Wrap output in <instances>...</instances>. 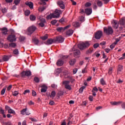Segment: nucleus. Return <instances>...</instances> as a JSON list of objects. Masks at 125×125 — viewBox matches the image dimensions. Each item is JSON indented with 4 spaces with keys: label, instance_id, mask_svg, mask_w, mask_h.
Instances as JSON below:
<instances>
[{
    "label": "nucleus",
    "instance_id": "nucleus-31",
    "mask_svg": "<svg viewBox=\"0 0 125 125\" xmlns=\"http://www.w3.org/2000/svg\"><path fill=\"white\" fill-rule=\"evenodd\" d=\"M0 45L1 47H4V48H8V44H3V43H0Z\"/></svg>",
    "mask_w": 125,
    "mask_h": 125
},
{
    "label": "nucleus",
    "instance_id": "nucleus-2",
    "mask_svg": "<svg viewBox=\"0 0 125 125\" xmlns=\"http://www.w3.org/2000/svg\"><path fill=\"white\" fill-rule=\"evenodd\" d=\"M104 32L106 35H112L114 33V30L111 26L104 27Z\"/></svg>",
    "mask_w": 125,
    "mask_h": 125
},
{
    "label": "nucleus",
    "instance_id": "nucleus-23",
    "mask_svg": "<svg viewBox=\"0 0 125 125\" xmlns=\"http://www.w3.org/2000/svg\"><path fill=\"white\" fill-rule=\"evenodd\" d=\"M113 27H114L115 29H118V28H119V23L116 21H114Z\"/></svg>",
    "mask_w": 125,
    "mask_h": 125
},
{
    "label": "nucleus",
    "instance_id": "nucleus-47",
    "mask_svg": "<svg viewBox=\"0 0 125 125\" xmlns=\"http://www.w3.org/2000/svg\"><path fill=\"white\" fill-rule=\"evenodd\" d=\"M13 53L16 55H18V54H19V51H18V49H15L13 51Z\"/></svg>",
    "mask_w": 125,
    "mask_h": 125
},
{
    "label": "nucleus",
    "instance_id": "nucleus-9",
    "mask_svg": "<svg viewBox=\"0 0 125 125\" xmlns=\"http://www.w3.org/2000/svg\"><path fill=\"white\" fill-rule=\"evenodd\" d=\"M73 50L74 52V57H79L80 55L81 54V52H80V50H74V49H73Z\"/></svg>",
    "mask_w": 125,
    "mask_h": 125
},
{
    "label": "nucleus",
    "instance_id": "nucleus-13",
    "mask_svg": "<svg viewBox=\"0 0 125 125\" xmlns=\"http://www.w3.org/2000/svg\"><path fill=\"white\" fill-rule=\"evenodd\" d=\"M57 3L62 9H64V8H65V5L63 3V1H58Z\"/></svg>",
    "mask_w": 125,
    "mask_h": 125
},
{
    "label": "nucleus",
    "instance_id": "nucleus-16",
    "mask_svg": "<svg viewBox=\"0 0 125 125\" xmlns=\"http://www.w3.org/2000/svg\"><path fill=\"white\" fill-rule=\"evenodd\" d=\"M25 4L27 5V6H29L31 9L33 8L34 7V4L32 2H26Z\"/></svg>",
    "mask_w": 125,
    "mask_h": 125
},
{
    "label": "nucleus",
    "instance_id": "nucleus-17",
    "mask_svg": "<svg viewBox=\"0 0 125 125\" xmlns=\"http://www.w3.org/2000/svg\"><path fill=\"white\" fill-rule=\"evenodd\" d=\"M74 33L73 29H69L66 32V34L67 36H72Z\"/></svg>",
    "mask_w": 125,
    "mask_h": 125
},
{
    "label": "nucleus",
    "instance_id": "nucleus-19",
    "mask_svg": "<svg viewBox=\"0 0 125 125\" xmlns=\"http://www.w3.org/2000/svg\"><path fill=\"white\" fill-rule=\"evenodd\" d=\"M38 19H39V20H40L41 21V22H42V23H46V21H45V19L43 18L42 16H38Z\"/></svg>",
    "mask_w": 125,
    "mask_h": 125
},
{
    "label": "nucleus",
    "instance_id": "nucleus-49",
    "mask_svg": "<svg viewBox=\"0 0 125 125\" xmlns=\"http://www.w3.org/2000/svg\"><path fill=\"white\" fill-rule=\"evenodd\" d=\"M9 46H10L11 47H15L16 46V43H11L9 44Z\"/></svg>",
    "mask_w": 125,
    "mask_h": 125
},
{
    "label": "nucleus",
    "instance_id": "nucleus-21",
    "mask_svg": "<svg viewBox=\"0 0 125 125\" xmlns=\"http://www.w3.org/2000/svg\"><path fill=\"white\" fill-rule=\"evenodd\" d=\"M76 59H72L69 61V64L70 65V66H73V65H75V64H76Z\"/></svg>",
    "mask_w": 125,
    "mask_h": 125
},
{
    "label": "nucleus",
    "instance_id": "nucleus-12",
    "mask_svg": "<svg viewBox=\"0 0 125 125\" xmlns=\"http://www.w3.org/2000/svg\"><path fill=\"white\" fill-rule=\"evenodd\" d=\"M124 69V66L123 65L119 64L118 66L117 69V73L118 74H120V72H123V70Z\"/></svg>",
    "mask_w": 125,
    "mask_h": 125
},
{
    "label": "nucleus",
    "instance_id": "nucleus-40",
    "mask_svg": "<svg viewBox=\"0 0 125 125\" xmlns=\"http://www.w3.org/2000/svg\"><path fill=\"white\" fill-rule=\"evenodd\" d=\"M57 31H58V32H62V31H64V28H63V27H58V28H57Z\"/></svg>",
    "mask_w": 125,
    "mask_h": 125
},
{
    "label": "nucleus",
    "instance_id": "nucleus-5",
    "mask_svg": "<svg viewBox=\"0 0 125 125\" xmlns=\"http://www.w3.org/2000/svg\"><path fill=\"white\" fill-rule=\"evenodd\" d=\"M60 13H62L61 10L56 9L55 12L53 13V15H54V18H59L60 17Z\"/></svg>",
    "mask_w": 125,
    "mask_h": 125
},
{
    "label": "nucleus",
    "instance_id": "nucleus-34",
    "mask_svg": "<svg viewBox=\"0 0 125 125\" xmlns=\"http://www.w3.org/2000/svg\"><path fill=\"white\" fill-rule=\"evenodd\" d=\"M62 83L64 85V86H66L67 85H69V84L70 83V81H65L62 82Z\"/></svg>",
    "mask_w": 125,
    "mask_h": 125
},
{
    "label": "nucleus",
    "instance_id": "nucleus-15",
    "mask_svg": "<svg viewBox=\"0 0 125 125\" xmlns=\"http://www.w3.org/2000/svg\"><path fill=\"white\" fill-rule=\"evenodd\" d=\"M42 88L41 89V92H46V90H47V86L45 85H42Z\"/></svg>",
    "mask_w": 125,
    "mask_h": 125
},
{
    "label": "nucleus",
    "instance_id": "nucleus-38",
    "mask_svg": "<svg viewBox=\"0 0 125 125\" xmlns=\"http://www.w3.org/2000/svg\"><path fill=\"white\" fill-rule=\"evenodd\" d=\"M26 111H27V108L21 110V115H25L26 114Z\"/></svg>",
    "mask_w": 125,
    "mask_h": 125
},
{
    "label": "nucleus",
    "instance_id": "nucleus-33",
    "mask_svg": "<svg viewBox=\"0 0 125 125\" xmlns=\"http://www.w3.org/2000/svg\"><path fill=\"white\" fill-rule=\"evenodd\" d=\"M55 95H56V93L55 92V91H52L51 93L50 97H51L52 98H54V97H55Z\"/></svg>",
    "mask_w": 125,
    "mask_h": 125
},
{
    "label": "nucleus",
    "instance_id": "nucleus-3",
    "mask_svg": "<svg viewBox=\"0 0 125 125\" xmlns=\"http://www.w3.org/2000/svg\"><path fill=\"white\" fill-rule=\"evenodd\" d=\"M36 30H37L36 26H32L28 27L27 29V35H32Z\"/></svg>",
    "mask_w": 125,
    "mask_h": 125
},
{
    "label": "nucleus",
    "instance_id": "nucleus-6",
    "mask_svg": "<svg viewBox=\"0 0 125 125\" xmlns=\"http://www.w3.org/2000/svg\"><path fill=\"white\" fill-rule=\"evenodd\" d=\"M30 76H32V72L30 71H23L21 73V77L22 78H24L25 76L30 77Z\"/></svg>",
    "mask_w": 125,
    "mask_h": 125
},
{
    "label": "nucleus",
    "instance_id": "nucleus-27",
    "mask_svg": "<svg viewBox=\"0 0 125 125\" xmlns=\"http://www.w3.org/2000/svg\"><path fill=\"white\" fill-rule=\"evenodd\" d=\"M46 6H43V7H40L38 10L39 11H40V12H42V11H43V10H45V9H46Z\"/></svg>",
    "mask_w": 125,
    "mask_h": 125
},
{
    "label": "nucleus",
    "instance_id": "nucleus-53",
    "mask_svg": "<svg viewBox=\"0 0 125 125\" xmlns=\"http://www.w3.org/2000/svg\"><path fill=\"white\" fill-rule=\"evenodd\" d=\"M34 81L37 83H40V79L38 77H35L34 78Z\"/></svg>",
    "mask_w": 125,
    "mask_h": 125
},
{
    "label": "nucleus",
    "instance_id": "nucleus-48",
    "mask_svg": "<svg viewBox=\"0 0 125 125\" xmlns=\"http://www.w3.org/2000/svg\"><path fill=\"white\" fill-rule=\"evenodd\" d=\"M79 20L81 22H83L84 21V17L81 16L79 17Z\"/></svg>",
    "mask_w": 125,
    "mask_h": 125
},
{
    "label": "nucleus",
    "instance_id": "nucleus-10",
    "mask_svg": "<svg viewBox=\"0 0 125 125\" xmlns=\"http://www.w3.org/2000/svg\"><path fill=\"white\" fill-rule=\"evenodd\" d=\"M123 103V101H119V102H111L110 104H111L113 106H118L119 105H121Z\"/></svg>",
    "mask_w": 125,
    "mask_h": 125
},
{
    "label": "nucleus",
    "instance_id": "nucleus-25",
    "mask_svg": "<svg viewBox=\"0 0 125 125\" xmlns=\"http://www.w3.org/2000/svg\"><path fill=\"white\" fill-rule=\"evenodd\" d=\"M0 113L2 114V116L4 118H6V115L4 114V110L2 109V108L0 107Z\"/></svg>",
    "mask_w": 125,
    "mask_h": 125
},
{
    "label": "nucleus",
    "instance_id": "nucleus-35",
    "mask_svg": "<svg viewBox=\"0 0 125 125\" xmlns=\"http://www.w3.org/2000/svg\"><path fill=\"white\" fill-rule=\"evenodd\" d=\"M97 3L98 5L100 7H101V6H102V5H103V3L100 0H98L97 1Z\"/></svg>",
    "mask_w": 125,
    "mask_h": 125
},
{
    "label": "nucleus",
    "instance_id": "nucleus-64",
    "mask_svg": "<svg viewBox=\"0 0 125 125\" xmlns=\"http://www.w3.org/2000/svg\"><path fill=\"white\" fill-rule=\"evenodd\" d=\"M95 55L96 57H99V56H100V54L98 53V52H95Z\"/></svg>",
    "mask_w": 125,
    "mask_h": 125
},
{
    "label": "nucleus",
    "instance_id": "nucleus-60",
    "mask_svg": "<svg viewBox=\"0 0 125 125\" xmlns=\"http://www.w3.org/2000/svg\"><path fill=\"white\" fill-rule=\"evenodd\" d=\"M27 93H30V90H25L24 92L23 93V94H27Z\"/></svg>",
    "mask_w": 125,
    "mask_h": 125
},
{
    "label": "nucleus",
    "instance_id": "nucleus-63",
    "mask_svg": "<svg viewBox=\"0 0 125 125\" xmlns=\"http://www.w3.org/2000/svg\"><path fill=\"white\" fill-rule=\"evenodd\" d=\"M121 107L122 109H125V102L122 103V104H121Z\"/></svg>",
    "mask_w": 125,
    "mask_h": 125
},
{
    "label": "nucleus",
    "instance_id": "nucleus-36",
    "mask_svg": "<svg viewBox=\"0 0 125 125\" xmlns=\"http://www.w3.org/2000/svg\"><path fill=\"white\" fill-rule=\"evenodd\" d=\"M18 94H19V92H18V91H14L12 93V95L13 96H17L18 95Z\"/></svg>",
    "mask_w": 125,
    "mask_h": 125
},
{
    "label": "nucleus",
    "instance_id": "nucleus-14",
    "mask_svg": "<svg viewBox=\"0 0 125 125\" xmlns=\"http://www.w3.org/2000/svg\"><path fill=\"white\" fill-rule=\"evenodd\" d=\"M53 42H55V39H48L46 42V44H52V43H53Z\"/></svg>",
    "mask_w": 125,
    "mask_h": 125
},
{
    "label": "nucleus",
    "instance_id": "nucleus-26",
    "mask_svg": "<svg viewBox=\"0 0 125 125\" xmlns=\"http://www.w3.org/2000/svg\"><path fill=\"white\" fill-rule=\"evenodd\" d=\"M61 72H62V69H61L60 68H59L55 70V73L56 74V75H59Z\"/></svg>",
    "mask_w": 125,
    "mask_h": 125
},
{
    "label": "nucleus",
    "instance_id": "nucleus-59",
    "mask_svg": "<svg viewBox=\"0 0 125 125\" xmlns=\"http://www.w3.org/2000/svg\"><path fill=\"white\" fill-rule=\"evenodd\" d=\"M82 73L83 74H85L87 73V70H86V68H85L82 70Z\"/></svg>",
    "mask_w": 125,
    "mask_h": 125
},
{
    "label": "nucleus",
    "instance_id": "nucleus-8",
    "mask_svg": "<svg viewBox=\"0 0 125 125\" xmlns=\"http://www.w3.org/2000/svg\"><path fill=\"white\" fill-rule=\"evenodd\" d=\"M55 42H64V39L62 36H59L56 38V39L55 40Z\"/></svg>",
    "mask_w": 125,
    "mask_h": 125
},
{
    "label": "nucleus",
    "instance_id": "nucleus-32",
    "mask_svg": "<svg viewBox=\"0 0 125 125\" xmlns=\"http://www.w3.org/2000/svg\"><path fill=\"white\" fill-rule=\"evenodd\" d=\"M30 19L31 21H35V20H36V16L33 15H31L30 16Z\"/></svg>",
    "mask_w": 125,
    "mask_h": 125
},
{
    "label": "nucleus",
    "instance_id": "nucleus-18",
    "mask_svg": "<svg viewBox=\"0 0 125 125\" xmlns=\"http://www.w3.org/2000/svg\"><path fill=\"white\" fill-rule=\"evenodd\" d=\"M85 13L86 15H90L92 13V10L90 8H87L85 9Z\"/></svg>",
    "mask_w": 125,
    "mask_h": 125
},
{
    "label": "nucleus",
    "instance_id": "nucleus-51",
    "mask_svg": "<svg viewBox=\"0 0 125 125\" xmlns=\"http://www.w3.org/2000/svg\"><path fill=\"white\" fill-rule=\"evenodd\" d=\"M65 88H66V89H68V90H71L72 89V87H71V86L69 84L65 86Z\"/></svg>",
    "mask_w": 125,
    "mask_h": 125
},
{
    "label": "nucleus",
    "instance_id": "nucleus-46",
    "mask_svg": "<svg viewBox=\"0 0 125 125\" xmlns=\"http://www.w3.org/2000/svg\"><path fill=\"white\" fill-rule=\"evenodd\" d=\"M24 13L26 16H29L30 15V11L29 10H26Z\"/></svg>",
    "mask_w": 125,
    "mask_h": 125
},
{
    "label": "nucleus",
    "instance_id": "nucleus-42",
    "mask_svg": "<svg viewBox=\"0 0 125 125\" xmlns=\"http://www.w3.org/2000/svg\"><path fill=\"white\" fill-rule=\"evenodd\" d=\"M8 113L9 114H15V111H14L12 109L10 108L8 110Z\"/></svg>",
    "mask_w": 125,
    "mask_h": 125
},
{
    "label": "nucleus",
    "instance_id": "nucleus-55",
    "mask_svg": "<svg viewBox=\"0 0 125 125\" xmlns=\"http://www.w3.org/2000/svg\"><path fill=\"white\" fill-rule=\"evenodd\" d=\"M57 22V21H56V20H54L51 21V24H52V25H55V24H56Z\"/></svg>",
    "mask_w": 125,
    "mask_h": 125
},
{
    "label": "nucleus",
    "instance_id": "nucleus-29",
    "mask_svg": "<svg viewBox=\"0 0 125 125\" xmlns=\"http://www.w3.org/2000/svg\"><path fill=\"white\" fill-rule=\"evenodd\" d=\"M52 18H54V15L53 13L50 14L46 17L47 19H52Z\"/></svg>",
    "mask_w": 125,
    "mask_h": 125
},
{
    "label": "nucleus",
    "instance_id": "nucleus-22",
    "mask_svg": "<svg viewBox=\"0 0 125 125\" xmlns=\"http://www.w3.org/2000/svg\"><path fill=\"white\" fill-rule=\"evenodd\" d=\"M1 31H2V33L3 35H6L7 34V32H8L6 27L2 28L1 29Z\"/></svg>",
    "mask_w": 125,
    "mask_h": 125
},
{
    "label": "nucleus",
    "instance_id": "nucleus-57",
    "mask_svg": "<svg viewBox=\"0 0 125 125\" xmlns=\"http://www.w3.org/2000/svg\"><path fill=\"white\" fill-rule=\"evenodd\" d=\"M1 11H2V13H6V12H7V9H6V8H4L1 9Z\"/></svg>",
    "mask_w": 125,
    "mask_h": 125
},
{
    "label": "nucleus",
    "instance_id": "nucleus-30",
    "mask_svg": "<svg viewBox=\"0 0 125 125\" xmlns=\"http://www.w3.org/2000/svg\"><path fill=\"white\" fill-rule=\"evenodd\" d=\"M48 38V35L47 34H45L44 36L41 37V39L43 41H45V40H47Z\"/></svg>",
    "mask_w": 125,
    "mask_h": 125
},
{
    "label": "nucleus",
    "instance_id": "nucleus-50",
    "mask_svg": "<svg viewBox=\"0 0 125 125\" xmlns=\"http://www.w3.org/2000/svg\"><path fill=\"white\" fill-rule=\"evenodd\" d=\"M33 42L35 44H38L39 42H40V41H39V40L37 39H33Z\"/></svg>",
    "mask_w": 125,
    "mask_h": 125
},
{
    "label": "nucleus",
    "instance_id": "nucleus-62",
    "mask_svg": "<svg viewBox=\"0 0 125 125\" xmlns=\"http://www.w3.org/2000/svg\"><path fill=\"white\" fill-rule=\"evenodd\" d=\"M49 105H55V103H54L53 101L51 100L50 101V102L49 103Z\"/></svg>",
    "mask_w": 125,
    "mask_h": 125
},
{
    "label": "nucleus",
    "instance_id": "nucleus-43",
    "mask_svg": "<svg viewBox=\"0 0 125 125\" xmlns=\"http://www.w3.org/2000/svg\"><path fill=\"white\" fill-rule=\"evenodd\" d=\"M85 88V86H83L82 87H81L79 89V92L80 93H82L83 91V90Z\"/></svg>",
    "mask_w": 125,
    "mask_h": 125
},
{
    "label": "nucleus",
    "instance_id": "nucleus-4",
    "mask_svg": "<svg viewBox=\"0 0 125 125\" xmlns=\"http://www.w3.org/2000/svg\"><path fill=\"white\" fill-rule=\"evenodd\" d=\"M102 36H103V32L101 30H99L97 32H96L95 34V38L96 40H100Z\"/></svg>",
    "mask_w": 125,
    "mask_h": 125
},
{
    "label": "nucleus",
    "instance_id": "nucleus-56",
    "mask_svg": "<svg viewBox=\"0 0 125 125\" xmlns=\"http://www.w3.org/2000/svg\"><path fill=\"white\" fill-rule=\"evenodd\" d=\"M20 3V0H15L14 1V3L16 4V5H18L19 3Z\"/></svg>",
    "mask_w": 125,
    "mask_h": 125
},
{
    "label": "nucleus",
    "instance_id": "nucleus-11",
    "mask_svg": "<svg viewBox=\"0 0 125 125\" xmlns=\"http://www.w3.org/2000/svg\"><path fill=\"white\" fill-rule=\"evenodd\" d=\"M63 64H64V61H62V60H59L56 62V64L58 67L62 66Z\"/></svg>",
    "mask_w": 125,
    "mask_h": 125
},
{
    "label": "nucleus",
    "instance_id": "nucleus-37",
    "mask_svg": "<svg viewBox=\"0 0 125 125\" xmlns=\"http://www.w3.org/2000/svg\"><path fill=\"white\" fill-rule=\"evenodd\" d=\"M100 83L102 84V85H105L106 84V83L105 82V81H104V79L102 78L100 80Z\"/></svg>",
    "mask_w": 125,
    "mask_h": 125
},
{
    "label": "nucleus",
    "instance_id": "nucleus-44",
    "mask_svg": "<svg viewBox=\"0 0 125 125\" xmlns=\"http://www.w3.org/2000/svg\"><path fill=\"white\" fill-rule=\"evenodd\" d=\"M112 73H113V67H110L108 70V74L109 75H112Z\"/></svg>",
    "mask_w": 125,
    "mask_h": 125
},
{
    "label": "nucleus",
    "instance_id": "nucleus-24",
    "mask_svg": "<svg viewBox=\"0 0 125 125\" xmlns=\"http://www.w3.org/2000/svg\"><path fill=\"white\" fill-rule=\"evenodd\" d=\"M10 57H11V56H4L2 59L3 60V61L6 62V61H8V60H9V58H10Z\"/></svg>",
    "mask_w": 125,
    "mask_h": 125
},
{
    "label": "nucleus",
    "instance_id": "nucleus-39",
    "mask_svg": "<svg viewBox=\"0 0 125 125\" xmlns=\"http://www.w3.org/2000/svg\"><path fill=\"white\" fill-rule=\"evenodd\" d=\"M125 19H122L120 21V25H125Z\"/></svg>",
    "mask_w": 125,
    "mask_h": 125
},
{
    "label": "nucleus",
    "instance_id": "nucleus-58",
    "mask_svg": "<svg viewBox=\"0 0 125 125\" xmlns=\"http://www.w3.org/2000/svg\"><path fill=\"white\" fill-rule=\"evenodd\" d=\"M98 46H99V43H96L94 44L93 45L94 48H97V47H98Z\"/></svg>",
    "mask_w": 125,
    "mask_h": 125
},
{
    "label": "nucleus",
    "instance_id": "nucleus-54",
    "mask_svg": "<svg viewBox=\"0 0 125 125\" xmlns=\"http://www.w3.org/2000/svg\"><path fill=\"white\" fill-rule=\"evenodd\" d=\"M39 27H42V28H43L44 27V22H40L39 23Z\"/></svg>",
    "mask_w": 125,
    "mask_h": 125
},
{
    "label": "nucleus",
    "instance_id": "nucleus-28",
    "mask_svg": "<svg viewBox=\"0 0 125 125\" xmlns=\"http://www.w3.org/2000/svg\"><path fill=\"white\" fill-rule=\"evenodd\" d=\"M93 52V49L90 48L88 50H87L86 52V54H91Z\"/></svg>",
    "mask_w": 125,
    "mask_h": 125
},
{
    "label": "nucleus",
    "instance_id": "nucleus-52",
    "mask_svg": "<svg viewBox=\"0 0 125 125\" xmlns=\"http://www.w3.org/2000/svg\"><path fill=\"white\" fill-rule=\"evenodd\" d=\"M117 43V42H115L113 44H112L111 45H110V48L111 49H113V48H114V47H115V45H116V44Z\"/></svg>",
    "mask_w": 125,
    "mask_h": 125
},
{
    "label": "nucleus",
    "instance_id": "nucleus-61",
    "mask_svg": "<svg viewBox=\"0 0 125 125\" xmlns=\"http://www.w3.org/2000/svg\"><path fill=\"white\" fill-rule=\"evenodd\" d=\"M77 72H78V68H74V69H73V73L74 74H76Z\"/></svg>",
    "mask_w": 125,
    "mask_h": 125
},
{
    "label": "nucleus",
    "instance_id": "nucleus-1",
    "mask_svg": "<svg viewBox=\"0 0 125 125\" xmlns=\"http://www.w3.org/2000/svg\"><path fill=\"white\" fill-rule=\"evenodd\" d=\"M90 45V44L89 42H85L79 43L78 45V46L80 49L81 50H83V49H85L86 47H88Z\"/></svg>",
    "mask_w": 125,
    "mask_h": 125
},
{
    "label": "nucleus",
    "instance_id": "nucleus-7",
    "mask_svg": "<svg viewBox=\"0 0 125 125\" xmlns=\"http://www.w3.org/2000/svg\"><path fill=\"white\" fill-rule=\"evenodd\" d=\"M7 40L11 42H13L16 41V36L15 35H9L7 38Z\"/></svg>",
    "mask_w": 125,
    "mask_h": 125
},
{
    "label": "nucleus",
    "instance_id": "nucleus-20",
    "mask_svg": "<svg viewBox=\"0 0 125 125\" xmlns=\"http://www.w3.org/2000/svg\"><path fill=\"white\" fill-rule=\"evenodd\" d=\"M72 25L75 28H79L80 27V22L79 21L73 22Z\"/></svg>",
    "mask_w": 125,
    "mask_h": 125
},
{
    "label": "nucleus",
    "instance_id": "nucleus-41",
    "mask_svg": "<svg viewBox=\"0 0 125 125\" xmlns=\"http://www.w3.org/2000/svg\"><path fill=\"white\" fill-rule=\"evenodd\" d=\"M5 90H6V87H4L2 90L1 91V95H3L5 93Z\"/></svg>",
    "mask_w": 125,
    "mask_h": 125
},
{
    "label": "nucleus",
    "instance_id": "nucleus-45",
    "mask_svg": "<svg viewBox=\"0 0 125 125\" xmlns=\"http://www.w3.org/2000/svg\"><path fill=\"white\" fill-rule=\"evenodd\" d=\"M25 37L24 36H20L19 40L20 42H24L25 41Z\"/></svg>",
    "mask_w": 125,
    "mask_h": 125
}]
</instances>
